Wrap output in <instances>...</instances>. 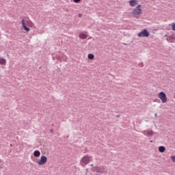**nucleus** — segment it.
Here are the masks:
<instances>
[{
    "label": "nucleus",
    "instance_id": "obj_24",
    "mask_svg": "<svg viewBox=\"0 0 175 175\" xmlns=\"http://www.w3.org/2000/svg\"><path fill=\"white\" fill-rule=\"evenodd\" d=\"M90 166H94V164H91Z\"/></svg>",
    "mask_w": 175,
    "mask_h": 175
},
{
    "label": "nucleus",
    "instance_id": "obj_11",
    "mask_svg": "<svg viewBox=\"0 0 175 175\" xmlns=\"http://www.w3.org/2000/svg\"><path fill=\"white\" fill-rule=\"evenodd\" d=\"M129 3H130L131 6L132 8H133L134 6L136 5L137 1H136V0H131V1H129Z\"/></svg>",
    "mask_w": 175,
    "mask_h": 175
},
{
    "label": "nucleus",
    "instance_id": "obj_2",
    "mask_svg": "<svg viewBox=\"0 0 175 175\" xmlns=\"http://www.w3.org/2000/svg\"><path fill=\"white\" fill-rule=\"evenodd\" d=\"M150 36V32L147 30V29H144L143 31H140L137 34L138 38H148Z\"/></svg>",
    "mask_w": 175,
    "mask_h": 175
},
{
    "label": "nucleus",
    "instance_id": "obj_5",
    "mask_svg": "<svg viewBox=\"0 0 175 175\" xmlns=\"http://www.w3.org/2000/svg\"><path fill=\"white\" fill-rule=\"evenodd\" d=\"M94 172H96V173H100V174H103V173H105L106 171H105V167L100 166V167H94Z\"/></svg>",
    "mask_w": 175,
    "mask_h": 175
},
{
    "label": "nucleus",
    "instance_id": "obj_14",
    "mask_svg": "<svg viewBox=\"0 0 175 175\" xmlns=\"http://www.w3.org/2000/svg\"><path fill=\"white\" fill-rule=\"evenodd\" d=\"M88 59H94V54H92V53L88 54Z\"/></svg>",
    "mask_w": 175,
    "mask_h": 175
},
{
    "label": "nucleus",
    "instance_id": "obj_1",
    "mask_svg": "<svg viewBox=\"0 0 175 175\" xmlns=\"http://www.w3.org/2000/svg\"><path fill=\"white\" fill-rule=\"evenodd\" d=\"M142 14V5H138L133 10V16L135 17V18H139V14Z\"/></svg>",
    "mask_w": 175,
    "mask_h": 175
},
{
    "label": "nucleus",
    "instance_id": "obj_10",
    "mask_svg": "<svg viewBox=\"0 0 175 175\" xmlns=\"http://www.w3.org/2000/svg\"><path fill=\"white\" fill-rule=\"evenodd\" d=\"M159 152H165V151H166V148L163 146H161L159 147Z\"/></svg>",
    "mask_w": 175,
    "mask_h": 175
},
{
    "label": "nucleus",
    "instance_id": "obj_12",
    "mask_svg": "<svg viewBox=\"0 0 175 175\" xmlns=\"http://www.w3.org/2000/svg\"><path fill=\"white\" fill-rule=\"evenodd\" d=\"M0 65H6V59L3 57L0 58Z\"/></svg>",
    "mask_w": 175,
    "mask_h": 175
},
{
    "label": "nucleus",
    "instance_id": "obj_19",
    "mask_svg": "<svg viewBox=\"0 0 175 175\" xmlns=\"http://www.w3.org/2000/svg\"><path fill=\"white\" fill-rule=\"evenodd\" d=\"M116 117H117L118 118H120V115H116Z\"/></svg>",
    "mask_w": 175,
    "mask_h": 175
},
{
    "label": "nucleus",
    "instance_id": "obj_4",
    "mask_svg": "<svg viewBox=\"0 0 175 175\" xmlns=\"http://www.w3.org/2000/svg\"><path fill=\"white\" fill-rule=\"evenodd\" d=\"M159 98L161 99L162 103H166L167 102V97H166V94L163 92H161L159 94Z\"/></svg>",
    "mask_w": 175,
    "mask_h": 175
},
{
    "label": "nucleus",
    "instance_id": "obj_22",
    "mask_svg": "<svg viewBox=\"0 0 175 175\" xmlns=\"http://www.w3.org/2000/svg\"><path fill=\"white\" fill-rule=\"evenodd\" d=\"M158 114L155 113L154 117H157Z\"/></svg>",
    "mask_w": 175,
    "mask_h": 175
},
{
    "label": "nucleus",
    "instance_id": "obj_21",
    "mask_svg": "<svg viewBox=\"0 0 175 175\" xmlns=\"http://www.w3.org/2000/svg\"><path fill=\"white\" fill-rule=\"evenodd\" d=\"M156 102H161V100H159V99H157V100H156Z\"/></svg>",
    "mask_w": 175,
    "mask_h": 175
},
{
    "label": "nucleus",
    "instance_id": "obj_20",
    "mask_svg": "<svg viewBox=\"0 0 175 175\" xmlns=\"http://www.w3.org/2000/svg\"><path fill=\"white\" fill-rule=\"evenodd\" d=\"M50 132L53 133V132H54V130L51 129V130H50Z\"/></svg>",
    "mask_w": 175,
    "mask_h": 175
},
{
    "label": "nucleus",
    "instance_id": "obj_8",
    "mask_svg": "<svg viewBox=\"0 0 175 175\" xmlns=\"http://www.w3.org/2000/svg\"><path fill=\"white\" fill-rule=\"evenodd\" d=\"M21 23L25 31H26L27 32H29V28L27 27V25H25V20L23 19Z\"/></svg>",
    "mask_w": 175,
    "mask_h": 175
},
{
    "label": "nucleus",
    "instance_id": "obj_3",
    "mask_svg": "<svg viewBox=\"0 0 175 175\" xmlns=\"http://www.w3.org/2000/svg\"><path fill=\"white\" fill-rule=\"evenodd\" d=\"M91 162V159H90L89 156H84L80 161V163L82 166H84V165H88Z\"/></svg>",
    "mask_w": 175,
    "mask_h": 175
},
{
    "label": "nucleus",
    "instance_id": "obj_6",
    "mask_svg": "<svg viewBox=\"0 0 175 175\" xmlns=\"http://www.w3.org/2000/svg\"><path fill=\"white\" fill-rule=\"evenodd\" d=\"M47 162V157L46 156H42L40 157V161H38V165L42 166V165H44Z\"/></svg>",
    "mask_w": 175,
    "mask_h": 175
},
{
    "label": "nucleus",
    "instance_id": "obj_16",
    "mask_svg": "<svg viewBox=\"0 0 175 175\" xmlns=\"http://www.w3.org/2000/svg\"><path fill=\"white\" fill-rule=\"evenodd\" d=\"M138 66H139V68H143V63H139Z\"/></svg>",
    "mask_w": 175,
    "mask_h": 175
},
{
    "label": "nucleus",
    "instance_id": "obj_18",
    "mask_svg": "<svg viewBox=\"0 0 175 175\" xmlns=\"http://www.w3.org/2000/svg\"><path fill=\"white\" fill-rule=\"evenodd\" d=\"M78 16H79V17H82V16H83V14H78Z\"/></svg>",
    "mask_w": 175,
    "mask_h": 175
},
{
    "label": "nucleus",
    "instance_id": "obj_13",
    "mask_svg": "<svg viewBox=\"0 0 175 175\" xmlns=\"http://www.w3.org/2000/svg\"><path fill=\"white\" fill-rule=\"evenodd\" d=\"M79 38H80V39H87L88 36H87V34H85V33H80Z\"/></svg>",
    "mask_w": 175,
    "mask_h": 175
},
{
    "label": "nucleus",
    "instance_id": "obj_15",
    "mask_svg": "<svg viewBox=\"0 0 175 175\" xmlns=\"http://www.w3.org/2000/svg\"><path fill=\"white\" fill-rule=\"evenodd\" d=\"M171 159H172V162H175V156H172Z\"/></svg>",
    "mask_w": 175,
    "mask_h": 175
},
{
    "label": "nucleus",
    "instance_id": "obj_17",
    "mask_svg": "<svg viewBox=\"0 0 175 175\" xmlns=\"http://www.w3.org/2000/svg\"><path fill=\"white\" fill-rule=\"evenodd\" d=\"M81 0H73V1L75 3H79V2H80Z\"/></svg>",
    "mask_w": 175,
    "mask_h": 175
},
{
    "label": "nucleus",
    "instance_id": "obj_7",
    "mask_svg": "<svg viewBox=\"0 0 175 175\" xmlns=\"http://www.w3.org/2000/svg\"><path fill=\"white\" fill-rule=\"evenodd\" d=\"M144 135L145 136H152L154 135V131L152 130H147L144 131Z\"/></svg>",
    "mask_w": 175,
    "mask_h": 175
},
{
    "label": "nucleus",
    "instance_id": "obj_9",
    "mask_svg": "<svg viewBox=\"0 0 175 175\" xmlns=\"http://www.w3.org/2000/svg\"><path fill=\"white\" fill-rule=\"evenodd\" d=\"M33 156L36 157V158H39V157H40V151L35 150L33 152Z\"/></svg>",
    "mask_w": 175,
    "mask_h": 175
},
{
    "label": "nucleus",
    "instance_id": "obj_23",
    "mask_svg": "<svg viewBox=\"0 0 175 175\" xmlns=\"http://www.w3.org/2000/svg\"><path fill=\"white\" fill-rule=\"evenodd\" d=\"M123 44H124V46H126L127 44H125V43H123Z\"/></svg>",
    "mask_w": 175,
    "mask_h": 175
}]
</instances>
